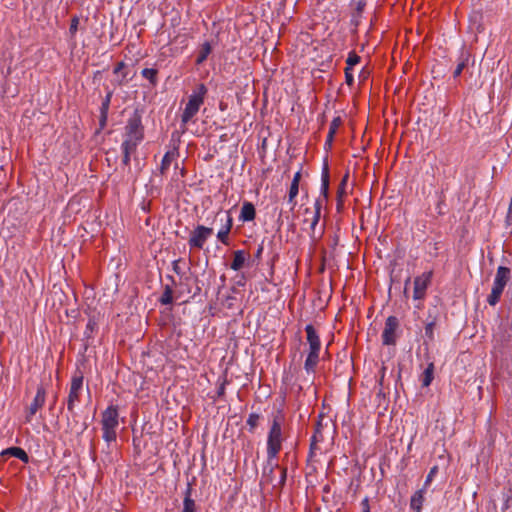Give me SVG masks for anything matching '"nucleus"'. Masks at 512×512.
Here are the masks:
<instances>
[{
	"label": "nucleus",
	"instance_id": "obj_27",
	"mask_svg": "<svg viewBox=\"0 0 512 512\" xmlns=\"http://www.w3.org/2000/svg\"><path fill=\"white\" fill-rule=\"evenodd\" d=\"M140 143L141 142L124 139L123 143L121 144L122 154L132 155L133 153L136 152L137 147Z\"/></svg>",
	"mask_w": 512,
	"mask_h": 512
},
{
	"label": "nucleus",
	"instance_id": "obj_4",
	"mask_svg": "<svg viewBox=\"0 0 512 512\" xmlns=\"http://www.w3.org/2000/svg\"><path fill=\"white\" fill-rule=\"evenodd\" d=\"M144 138V127L141 114L136 110L125 126V139L141 142Z\"/></svg>",
	"mask_w": 512,
	"mask_h": 512
},
{
	"label": "nucleus",
	"instance_id": "obj_22",
	"mask_svg": "<svg viewBox=\"0 0 512 512\" xmlns=\"http://www.w3.org/2000/svg\"><path fill=\"white\" fill-rule=\"evenodd\" d=\"M1 456H3V457H5V456H13V457H16V458L20 459L24 463H27L29 461V456L20 447H10V448H7V449L2 451Z\"/></svg>",
	"mask_w": 512,
	"mask_h": 512
},
{
	"label": "nucleus",
	"instance_id": "obj_34",
	"mask_svg": "<svg viewBox=\"0 0 512 512\" xmlns=\"http://www.w3.org/2000/svg\"><path fill=\"white\" fill-rule=\"evenodd\" d=\"M113 91H108L100 106V114H108Z\"/></svg>",
	"mask_w": 512,
	"mask_h": 512
},
{
	"label": "nucleus",
	"instance_id": "obj_26",
	"mask_svg": "<svg viewBox=\"0 0 512 512\" xmlns=\"http://www.w3.org/2000/svg\"><path fill=\"white\" fill-rule=\"evenodd\" d=\"M503 290H504V287L493 284L491 293L487 298V302L492 306L496 305L500 300Z\"/></svg>",
	"mask_w": 512,
	"mask_h": 512
},
{
	"label": "nucleus",
	"instance_id": "obj_52",
	"mask_svg": "<svg viewBox=\"0 0 512 512\" xmlns=\"http://www.w3.org/2000/svg\"><path fill=\"white\" fill-rule=\"evenodd\" d=\"M323 228L320 229L318 237H320L323 234Z\"/></svg>",
	"mask_w": 512,
	"mask_h": 512
},
{
	"label": "nucleus",
	"instance_id": "obj_6",
	"mask_svg": "<svg viewBox=\"0 0 512 512\" xmlns=\"http://www.w3.org/2000/svg\"><path fill=\"white\" fill-rule=\"evenodd\" d=\"M287 478V468L285 467H274L273 471L270 472V466L264 467L262 482L272 484L273 488H282L285 485Z\"/></svg>",
	"mask_w": 512,
	"mask_h": 512
},
{
	"label": "nucleus",
	"instance_id": "obj_49",
	"mask_svg": "<svg viewBox=\"0 0 512 512\" xmlns=\"http://www.w3.org/2000/svg\"><path fill=\"white\" fill-rule=\"evenodd\" d=\"M507 219L512 220V197H511V201H510V205H509V209H508Z\"/></svg>",
	"mask_w": 512,
	"mask_h": 512
},
{
	"label": "nucleus",
	"instance_id": "obj_5",
	"mask_svg": "<svg viewBox=\"0 0 512 512\" xmlns=\"http://www.w3.org/2000/svg\"><path fill=\"white\" fill-rule=\"evenodd\" d=\"M330 173L328 163L325 162L321 173V196L315 200L313 208H306L305 213L314 212V214L321 215L323 202L328 200L329 196Z\"/></svg>",
	"mask_w": 512,
	"mask_h": 512
},
{
	"label": "nucleus",
	"instance_id": "obj_8",
	"mask_svg": "<svg viewBox=\"0 0 512 512\" xmlns=\"http://www.w3.org/2000/svg\"><path fill=\"white\" fill-rule=\"evenodd\" d=\"M400 327L399 319L396 316H389L385 321V326L381 335L382 343L386 346H393L398 339V330Z\"/></svg>",
	"mask_w": 512,
	"mask_h": 512
},
{
	"label": "nucleus",
	"instance_id": "obj_53",
	"mask_svg": "<svg viewBox=\"0 0 512 512\" xmlns=\"http://www.w3.org/2000/svg\"><path fill=\"white\" fill-rule=\"evenodd\" d=\"M409 282H410V278H407L405 285L407 286Z\"/></svg>",
	"mask_w": 512,
	"mask_h": 512
},
{
	"label": "nucleus",
	"instance_id": "obj_30",
	"mask_svg": "<svg viewBox=\"0 0 512 512\" xmlns=\"http://www.w3.org/2000/svg\"><path fill=\"white\" fill-rule=\"evenodd\" d=\"M434 364L430 363L422 374V386L428 387L433 380Z\"/></svg>",
	"mask_w": 512,
	"mask_h": 512
},
{
	"label": "nucleus",
	"instance_id": "obj_50",
	"mask_svg": "<svg viewBox=\"0 0 512 512\" xmlns=\"http://www.w3.org/2000/svg\"><path fill=\"white\" fill-rule=\"evenodd\" d=\"M224 391H225V387H224V384H222L218 390V395L222 396L224 394Z\"/></svg>",
	"mask_w": 512,
	"mask_h": 512
},
{
	"label": "nucleus",
	"instance_id": "obj_7",
	"mask_svg": "<svg viewBox=\"0 0 512 512\" xmlns=\"http://www.w3.org/2000/svg\"><path fill=\"white\" fill-rule=\"evenodd\" d=\"M83 387V376L81 373H76L71 379L69 394L66 400L67 410L69 413L74 414V409L77 403L80 402L81 390Z\"/></svg>",
	"mask_w": 512,
	"mask_h": 512
},
{
	"label": "nucleus",
	"instance_id": "obj_20",
	"mask_svg": "<svg viewBox=\"0 0 512 512\" xmlns=\"http://www.w3.org/2000/svg\"><path fill=\"white\" fill-rule=\"evenodd\" d=\"M341 124H342V120L340 117H335L331 121L330 126H329V132H328L326 142H325L326 149H331L332 143L334 140V135L336 134V132Z\"/></svg>",
	"mask_w": 512,
	"mask_h": 512
},
{
	"label": "nucleus",
	"instance_id": "obj_13",
	"mask_svg": "<svg viewBox=\"0 0 512 512\" xmlns=\"http://www.w3.org/2000/svg\"><path fill=\"white\" fill-rule=\"evenodd\" d=\"M233 226V218L230 215V211L226 212V220L223 227L218 231L217 238L218 240L223 243L224 245L229 244V233Z\"/></svg>",
	"mask_w": 512,
	"mask_h": 512
},
{
	"label": "nucleus",
	"instance_id": "obj_12",
	"mask_svg": "<svg viewBox=\"0 0 512 512\" xmlns=\"http://www.w3.org/2000/svg\"><path fill=\"white\" fill-rule=\"evenodd\" d=\"M306 339L309 344V351H318L321 349V341L318 333L316 332L313 325L308 324L305 327Z\"/></svg>",
	"mask_w": 512,
	"mask_h": 512
},
{
	"label": "nucleus",
	"instance_id": "obj_16",
	"mask_svg": "<svg viewBox=\"0 0 512 512\" xmlns=\"http://www.w3.org/2000/svg\"><path fill=\"white\" fill-rule=\"evenodd\" d=\"M179 156V152L177 148H173L165 153L163 156V159L161 161L160 165V173L161 175L166 174L168 171L171 163L176 160V158Z\"/></svg>",
	"mask_w": 512,
	"mask_h": 512
},
{
	"label": "nucleus",
	"instance_id": "obj_48",
	"mask_svg": "<svg viewBox=\"0 0 512 512\" xmlns=\"http://www.w3.org/2000/svg\"><path fill=\"white\" fill-rule=\"evenodd\" d=\"M263 250H264L263 244L259 245V246H258V249H257V251H256V253H255V257H256L257 259H260V258H261L262 253H263Z\"/></svg>",
	"mask_w": 512,
	"mask_h": 512
},
{
	"label": "nucleus",
	"instance_id": "obj_32",
	"mask_svg": "<svg viewBox=\"0 0 512 512\" xmlns=\"http://www.w3.org/2000/svg\"><path fill=\"white\" fill-rule=\"evenodd\" d=\"M157 74H158V71L154 68H144L141 71V75L144 78H146L147 80H149V82L153 86H155L157 84Z\"/></svg>",
	"mask_w": 512,
	"mask_h": 512
},
{
	"label": "nucleus",
	"instance_id": "obj_10",
	"mask_svg": "<svg viewBox=\"0 0 512 512\" xmlns=\"http://www.w3.org/2000/svg\"><path fill=\"white\" fill-rule=\"evenodd\" d=\"M432 273H423L422 275L414 279V291L413 298L415 300H421L426 294L427 287L431 281Z\"/></svg>",
	"mask_w": 512,
	"mask_h": 512
},
{
	"label": "nucleus",
	"instance_id": "obj_43",
	"mask_svg": "<svg viewBox=\"0 0 512 512\" xmlns=\"http://www.w3.org/2000/svg\"><path fill=\"white\" fill-rule=\"evenodd\" d=\"M107 119H108V114H100L99 124H100L101 128H104L106 126Z\"/></svg>",
	"mask_w": 512,
	"mask_h": 512
},
{
	"label": "nucleus",
	"instance_id": "obj_21",
	"mask_svg": "<svg viewBox=\"0 0 512 512\" xmlns=\"http://www.w3.org/2000/svg\"><path fill=\"white\" fill-rule=\"evenodd\" d=\"M425 490V488L419 489L411 496L410 507L412 510L416 512H421L424 502Z\"/></svg>",
	"mask_w": 512,
	"mask_h": 512
},
{
	"label": "nucleus",
	"instance_id": "obj_31",
	"mask_svg": "<svg viewBox=\"0 0 512 512\" xmlns=\"http://www.w3.org/2000/svg\"><path fill=\"white\" fill-rule=\"evenodd\" d=\"M162 305H170L173 302V290L170 285L164 287V291L159 299Z\"/></svg>",
	"mask_w": 512,
	"mask_h": 512
},
{
	"label": "nucleus",
	"instance_id": "obj_15",
	"mask_svg": "<svg viewBox=\"0 0 512 512\" xmlns=\"http://www.w3.org/2000/svg\"><path fill=\"white\" fill-rule=\"evenodd\" d=\"M470 59L471 53L468 50L462 49L457 60V66L453 72L454 78L461 75L462 71L468 66Z\"/></svg>",
	"mask_w": 512,
	"mask_h": 512
},
{
	"label": "nucleus",
	"instance_id": "obj_39",
	"mask_svg": "<svg viewBox=\"0 0 512 512\" xmlns=\"http://www.w3.org/2000/svg\"><path fill=\"white\" fill-rule=\"evenodd\" d=\"M345 82L348 86H352L354 84V75L350 67L345 68Z\"/></svg>",
	"mask_w": 512,
	"mask_h": 512
},
{
	"label": "nucleus",
	"instance_id": "obj_35",
	"mask_svg": "<svg viewBox=\"0 0 512 512\" xmlns=\"http://www.w3.org/2000/svg\"><path fill=\"white\" fill-rule=\"evenodd\" d=\"M349 173L347 172L343 178L341 179V182L339 183L338 189H337V196L338 198L345 197L347 194L346 187L348 183Z\"/></svg>",
	"mask_w": 512,
	"mask_h": 512
},
{
	"label": "nucleus",
	"instance_id": "obj_19",
	"mask_svg": "<svg viewBox=\"0 0 512 512\" xmlns=\"http://www.w3.org/2000/svg\"><path fill=\"white\" fill-rule=\"evenodd\" d=\"M511 270L504 266H499L496 272L494 283L498 286L504 287L510 279Z\"/></svg>",
	"mask_w": 512,
	"mask_h": 512
},
{
	"label": "nucleus",
	"instance_id": "obj_29",
	"mask_svg": "<svg viewBox=\"0 0 512 512\" xmlns=\"http://www.w3.org/2000/svg\"><path fill=\"white\" fill-rule=\"evenodd\" d=\"M261 419H262V416L259 413L252 412L249 414V416L246 420V424L249 427V432L253 433L255 431V429L257 428L259 421Z\"/></svg>",
	"mask_w": 512,
	"mask_h": 512
},
{
	"label": "nucleus",
	"instance_id": "obj_23",
	"mask_svg": "<svg viewBox=\"0 0 512 512\" xmlns=\"http://www.w3.org/2000/svg\"><path fill=\"white\" fill-rule=\"evenodd\" d=\"M319 353L320 352L318 351H309L304 363V368L308 373H313L315 371L319 362Z\"/></svg>",
	"mask_w": 512,
	"mask_h": 512
},
{
	"label": "nucleus",
	"instance_id": "obj_36",
	"mask_svg": "<svg viewBox=\"0 0 512 512\" xmlns=\"http://www.w3.org/2000/svg\"><path fill=\"white\" fill-rule=\"evenodd\" d=\"M96 328H97V323H96L95 319L90 318L88 323L86 324V329L84 331L85 338H87V339L91 338Z\"/></svg>",
	"mask_w": 512,
	"mask_h": 512
},
{
	"label": "nucleus",
	"instance_id": "obj_25",
	"mask_svg": "<svg viewBox=\"0 0 512 512\" xmlns=\"http://www.w3.org/2000/svg\"><path fill=\"white\" fill-rule=\"evenodd\" d=\"M306 215H310V217H307L304 219V223L309 225V228L311 230V237H316V227L319 224L321 215L314 214V212L305 213Z\"/></svg>",
	"mask_w": 512,
	"mask_h": 512
},
{
	"label": "nucleus",
	"instance_id": "obj_11",
	"mask_svg": "<svg viewBox=\"0 0 512 512\" xmlns=\"http://www.w3.org/2000/svg\"><path fill=\"white\" fill-rule=\"evenodd\" d=\"M45 400H46V389L44 388L43 385H39L37 387L36 395L28 409V414L26 416V419L28 422H30L32 416L35 415L37 413V411L44 406Z\"/></svg>",
	"mask_w": 512,
	"mask_h": 512
},
{
	"label": "nucleus",
	"instance_id": "obj_14",
	"mask_svg": "<svg viewBox=\"0 0 512 512\" xmlns=\"http://www.w3.org/2000/svg\"><path fill=\"white\" fill-rule=\"evenodd\" d=\"M256 218V209L253 203L244 201L241 207L239 220L242 222H250Z\"/></svg>",
	"mask_w": 512,
	"mask_h": 512
},
{
	"label": "nucleus",
	"instance_id": "obj_42",
	"mask_svg": "<svg viewBox=\"0 0 512 512\" xmlns=\"http://www.w3.org/2000/svg\"><path fill=\"white\" fill-rule=\"evenodd\" d=\"M77 26H78V18H73L72 21H71V25H70V32L71 33H75L77 31Z\"/></svg>",
	"mask_w": 512,
	"mask_h": 512
},
{
	"label": "nucleus",
	"instance_id": "obj_9",
	"mask_svg": "<svg viewBox=\"0 0 512 512\" xmlns=\"http://www.w3.org/2000/svg\"><path fill=\"white\" fill-rule=\"evenodd\" d=\"M213 234V229L204 225H198L191 232L188 244L191 249H203L208 238Z\"/></svg>",
	"mask_w": 512,
	"mask_h": 512
},
{
	"label": "nucleus",
	"instance_id": "obj_44",
	"mask_svg": "<svg viewBox=\"0 0 512 512\" xmlns=\"http://www.w3.org/2000/svg\"><path fill=\"white\" fill-rule=\"evenodd\" d=\"M300 179H301V172L298 171V172L295 173V175H294V177L292 179L291 184L299 185Z\"/></svg>",
	"mask_w": 512,
	"mask_h": 512
},
{
	"label": "nucleus",
	"instance_id": "obj_38",
	"mask_svg": "<svg viewBox=\"0 0 512 512\" xmlns=\"http://www.w3.org/2000/svg\"><path fill=\"white\" fill-rule=\"evenodd\" d=\"M437 472H438V466H433L430 469V471H429V473H428V475L426 477V480H425L423 488L426 489L431 484V482H432L433 478L435 477V475L437 474Z\"/></svg>",
	"mask_w": 512,
	"mask_h": 512
},
{
	"label": "nucleus",
	"instance_id": "obj_3",
	"mask_svg": "<svg viewBox=\"0 0 512 512\" xmlns=\"http://www.w3.org/2000/svg\"><path fill=\"white\" fill-rule=\"evenodd\" d=\"M101 425L103 431V439L110 444L115 442L117 438V428L119 426V413L117 406H109L102 412Z\"/></svg>",
	"mask_w": 512,
	"mask_h": 512
},
{
	"label": "nucleus",
	"instance_id": "obj_24",
	"mask_svg": "<svg viewBox=\"0 0 512 512\" xmlns=\"http://www.w3.org/2000/svg\"><path fill=\"white\" fill-rule=\"evenodd\" d=\"M211 51H212L211 44L209 42H204L199 48L198 55L196 58V64L201 65L202 63H204L206 61L207 57L209 56V54L211 53Z\"/></svg>",
	"mask_w": 512,
	"mask_h": 512
},
{
	"label": "nucleus",
	"instance_id": "obj_40",
	"mask_svg": "<svg viewBox=\"0 0 512 512\" xmlns=\"http://www.w3.org/2000/svg\"><path fill=\"white\" fill-rule=\"evenodd\" d=\"M181 262H182V259H178V260L173 261V263H172L173 271H174L177 275H182V274H183V270H182V268L180 267V263H181Z\"/></svg>",
	"mask_w": 512,
	"mask_h": 512
},
{
	"label": "nucleus",
	"instance_id": "obj_51",
	"mask_svg": "<svg viewBox=\"0 0 512 512\" xmlns=\"http://www.w3.org/2000/svg\"><path fill=\"white\" fill-rule=\"evenodd\" d=\"M167 278L171 281L172 284H175V280L173 276H167Z\"/></svg>",
	"mask_w": 512,
	"mask_h": 512
},
{
	"label": "nucleus",
	"instance_id": "obj_18",
	"mask_svg": "<svg viewBox=\"0 0 512 512\" xmlns=\"http://www.w3.org/2000/svg\"><path fill=\"white\" fill-rule=\"evenodd\" d=\"M248 259V254L244 250H237L233 253V261L230 268L234 271L241 270Z\"/></svg>",
	"mask_w": 512,
	"mask_h": 512
},
{
	"label": "nucleus",
	"instance_id": "obj_45",
	"mask_svg": "<svg viewBox=\"0 0 512 512\" xmlns=\"http://www.w3.org/2000/svg\"><path fill=\"white\" fill-rule=\"evenodd\" d=\"M130 160H131V155L123 154V157H122V164L123 165L129 166L130 165Z\"/></svg>",
	"mask_w": 512,
	"mask_h": 512
},
{
	"label": "nucleus",
	"instance_id": "obj_47",
	"mask_svg": "<svg viewBox=\"0 0 512 512\" xmlns=\"http://www.w3.org/2000/svg\"><path fill=\"white\" fill-rule=\"evenodd\" d=\"M125 67V63L124 62H119L115 68H114V73L117 74L119 73L123 68Z\"/></svg>",
	"mask_w": 512,
	"mask_h": 512
},
{
	"label": "nucleus",
	"instance_id": "obj_41",
	"mask_svg": "<svg viewBox=\"0 0 512 512\" xmlns=\"http://www.w3.org/2000/svg\"><path fill=\"white\" fill-rule=\"evenodd\" d=\"M362 512H370L369 499L366 497L361 502Z\"/></svg>",
	"mask_w": 512,
	"mask_h": 512
},
{
	"label": "nucleus",
	"instance_id": "obj_28",
	"mask_svg": "<svg viewBox=\"0 0 512 512\" xmlns=\"http://www.w3.org/2000/svg\"><path fill=\"white\" fill-rule=\"evenodd\" d=\"M429 318H430V320H428L425 325V337L429 341H433L434 340V328L436 326L437 320H436V316H431V314H429Z\"/></svg>",
	"mask_w": 512,
	"mask_h": 512
},
{
	"label": "nucleus",
	"instance_id": "obj_46",
	"mask_svg": "<svg viewBox=\"0 0 512 512\" xmlns=\"http://www.w3.org/2000/svg\"><path fill=\"white\" fill-rule=\"evenodd\" d=\"M344 197L342 198H338L337 197V211L340 212L343 207H344V200H343Z\"/></svg>",
	"mask_w": 512,
	"mask_h": 512
},
{
	"label": "nucleus",
	"instance_id": "obj_37",
	"mask_svg": "<svg viewBox=\"0 0 512 512\" xmlns=\"http://www.w3.org/2000/svg\"><path fill=\"white\" fill-rule=\"evenodd\" d=\"M361 60V57L357 55L354 51L349 52L348 57L346 59L347 67L352 69L353 66L357 65Z\"/></svg>",
	"mask_w": 512,
	"mask_h": 512
},
{
	"label": "nucleus",
	"instance_id": "obj_2",
	"mask_svg": "<svg viewBox=\"0 0 512 512\" xmlns=\"http://www.w3.org/2000/svg\"><path fill=\"white\" fill-rule=\"evenodd\" d=\"M208 89L205 84L200 83L193 90L192 94L188 98V102L181 115L182 130H186V125L193 119V117L199 112L200 107L204 103L205 96L207 95Z\"/></svg>",
	"mask_w": 512,
	"mask_h": 512
},
{
	"label": "nucleus",
	"instance_id": "obj_54",
	"mask_svg": "<svg viewBox=\"0 0 512 512\" xmlns=\"http://www.w3.org/2000/svg\"><path fill=\"white\" fill-rule=\"evenodd\" d=\"M315 439H316V436H313V441H312L311 446H313V445H314V441H315Z\"/></svg>",
	"mask_w": 512,
	"mask_h": 512
},
{
	"label": "nucleus",
	"instance_id": "obj_33",
	"mask_svg": "<svg viewBox=\"0 0 512 512\" xmlns=\"http://www.w3.org/2000/svg\"><path fill=\"white\" fill-rule=\"evenodd\" d=\"M299 192V185L291 184L289 193H288V203L290 204V209L293 210L296 206L295 198L298 195Z\"/></svg>",
	"mask_w": 512,
	"mask_h": 512
},
{
	"label": "nucleus",
	"instance_id": "obj_17",
	"mask_svg": "<svg viewBox=\"0 0 512 512\" xmlns=\"http://www.w3.org/2000/svg\"><path fill=\"white\" fill-rule=\"evenodd\" d=\"M191 494L192 487L190 484H188L184 493L182 512H198V507L196 502L192 499Z\"/></svg>",
	"mask_w": 512,
	"mask_h": 512
},
{
	"label": "nucleus",
	"instance_id": "obj_1",
	"mask_svg": "<svg viewBox=\"0 0 512 512\" xmlns=\"http://www.w3.org/2000/svg\"><path fill=\"white\" fill-rule=\"evenodd\" d=\"M285 417L281 411H277L272 414L270 420V428L267 435V458L270 466V472L273 471L274 467H278V464L274 460L278 457L279 452L282 449V443L284 441L283 435V424Z\"/></svg>",
	"mask_w": 512,
	"mask_h": 512
}]
</instances>
